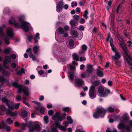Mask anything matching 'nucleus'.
Instances as JSON below:
<instances>
[{
  "label": "nucleus",
  "mask_w": 132,
  "mask_h": 132,
  "mask_svg": "<svg viewBox=\"0 0 132 132\" xmlns=\"http://www.w3.org/2000/svg\"><path fill=\"white\" fill-rule=\"evenodd\" d=\"M72 35L73 36L75 37H78V32L77 31L75 30L71 32Z\"/></svg>",
  "instance_id": "nucleus-42"
},
{
  "label": "nucleus",
  "mask_w": 132,
  "mask_h": 132,
  "mask_svg": "<svg viewBox=\"0 0 132 132\" xmlns=\"http://www.w3.org/2000/svg\"><path fill=\"white\" fill-rule=\"evenodd\" d=\"M121 6V7H122L121 4H119L118 5V6L117 7L116 11H117V13H119V9H120V7Z\"/></svg>",
  "instance_id": "nucleus-58"
},
{
  "label": "nucleus",
  "mask_w": 132,
  "mask_h": 132,
  "mask_svg": "<svg viewBox=\"0 0 132 132\" xmlns=\"http://www.w3.org/2000/svg\"><path fill=\"white\" fill-rule=\"evenodd\" d=\"M88 11L87 10H86L84 12V14H83V16L86 18H87L88 17V16H87V15L88 14Z\"/></svg>",
  "instance_id": "nucleus-49"
},
{
  "label": "nucleus",
  "mask_w": 132,
  "mask_h": 132,
  "mask_svg": "<svg viewBox=\"0 0 132 132\" xmlns=\"http://www.w3.org/2000/svg\"><path fill=\"white\" fill-rule=\"evenodd\" d=\"M121 47L122 48V50L124 52L128 51L127 47L126 45L124 42L120 43Z\"/></svg>",
  "instance_id": "nucleus-10"
},
{
  "label": "nucleus",
  "mask_w": 132,
  "mask_h": 132,
  "mask_svg": "<svg viewBox=\"0 0 132 132\" xmlns=\"http://www.w3.org/2000/svg\"><path fill=\"white\" fill-rule=\"evenodd\" d=\"M59 32L61 34H63L64 32V30L63 28L60 27L58 29Z\"/></svg>",
  "instance_id": "nucleus-38"
},
{
  "label": "nucleus",
  "mask_w": 132,
  "mask_h": 132,
  "mask_svg": "<svg viewBox=\"0 0 132 132\" xmlns=\"http://www.w3.org/2000/svg\"><path fill=\"white\" fill-rule=\"evenodd\" d=\"M62 110L63 111L68 113L70 112L71 109L69 107H67L65 108H63Z\"/></svg>",
  "instance_id": "nucleus-32"
},
{
  "label": "nucleus",
  "mask_w": 132,
  "mask_h": 132,
  "mask_svg": "<svg viewBox=\"0 0 132 132\" xmlns=\"http://www.w3.org/2000/svg\"><path fill=\"white\" fill-rule=\"evenodd\" d=\"M59 121L57 119H55V120L54 123L56 128H59L60 126H61L60 125V123L58 122Z\"/></svg>",
  "instance_id": "nucleus-30"
},
{
  "label": "nucleus",
  "mask_w": 132,
  "mask_h": 132,
  "mask_svg": "<svg viewBox=\"0 0 132 132\" xmlns=\"http://www.w3.org/2000/svg\"><path fill=\"white\" fill-rule=\"evenodd\" d=\"M5 26V25H4L3 26L0 27V35L1 37L3 36L4 35L3 30Z\"/></svg>",
  "instance_id": "nucleus-21"
},
{
  "label": "nucleus",
  "mask_w": 132,
  "mask_h": 132,
  "mask_svg": "<svg viewBox=\"0 0 132 132\" xmlns=\"http://www.w3.org/2000/svg\"><path fill=\"white\" fill-rule=\"evenodd\" d=\"M122 122L123 123H126L129 120V117L128 114H125L122 116Z\"/></svg>",
  "instance_id": "nucleus-11"
},
{
  "label": "nucleus",
  "mask_w": 132,
  "mask_h": 132,
  "mask_svg": "<svg viewBox=\"0 0 132 132\" xmlns=\"http://www.w3.org/2000/svg\"><path fill=\"white\" fill-rule=\"evenodd\" d=\"M100 82L98 81H95L92 82V85L89 90V95L90 97L93 99L96 97V94H95V88L99 85Z\"/></svg>",
  "instance_id": "nucleus-3"
},
{
  "label": "nucleus",
  "mask_w": 132,
  "mask_h": 132,
  "mask_svg": "<svg viewBox=\"0 0 132 132\" xmlns=\"http://www.w3.org/2000/svg\"><path fill=\"white\" fill-rule=\"evenodd\" d=\"M8 109H7L5 111L6 112V114L7 115H10L11 113V111H13L14 109V104H12L10 105Z\"/></svg>",
  "instance_id": "nucleus-9"
},
{
  "label": "nucleus",
  "mask_w": 132,
  "mask_h": 132,
  "mask_svg": "<svg viewBox=\"0 0 132 132\" xmlns=\"http://www.w3.org/2000/svg\"><path fill=\"white\" fill-rule=\"evenodd\" d=\"M7 38L6 37H5L4 38V42L6 45H9L10 44V42L7 39Z\"/></svg>",
  "instance_id": "nucleus-53"
},
{
  "label": "nucleus",
  "mask_w": 132,
  "mask_h": 132,
  "mask_svg": "<svg viewBox=\"0 0 132 132\" xmlns=\"http://www.w3.org/2000/svg\"><path fill=\"white\" fill-rule=\"evenodd\" d=\"M54 113V111L53 110H51L48 111V114L50 116L52 115Z\"/></svg>",
  "instance_id": "nucleus-62"
},
{
  "label": "nucleus",
  "mask_w": 132,
  "mask_h": 132,
  "mask_svg": "<svg viewBox=\"0 0 132 132\" xmlns=\"http://www.w3.org/2000/svg\"><path fill=\"white\" fill-rule=\"evenodd\" d=\"M66 116V114L65 113H61L56 112L52 117V119L55 120V119L57 118L58 121H62L65 119Z\"/></svg>",
  "instance_id": "nucleus-5"
},
{
  "label": "nucleus",
  "mask_w": 132,
  "mask_h": 132,
  "mask_svg": "<svg viewBox=\"0 0 132 132\" xmlns=\"http://www.w3.org/2000/svg\"><path fill=\"white\" fill-rule=\"evenodd\" d=\"M98 95L101 97L107 96L110 92V90L107 89H105V90L104 88L102 86L98 87Z\"/></svg>",
  "instance_id": "nucleus-4"
},
{
  "label": "nucleus",
  "mask_w": 132,
  "mask_h": 132,
  "mask_svg": "<svg viewBox=\"0 0 132 132\" xmlns=\"http://www.w3.org/2000/svg\"><path fill=\"white\" fill-rule=\"evenodd\" d=\"M41 128L40 126L37 124H36L34 126H32L31 128L29 129V131L30 132H34V130H35L39 131L41 130Z\"/></svg>",
  "instance_id": "nucleus-6"
},
{
  "label": "nucleus",
  "mask_w": 132,
  "mask_h": 132,
  "mask_svg": "<svg viewBox=\"0 0 132 132\" xmlns=\"http://www.w3.org/2000/svg\"><path fill=\"white\" fill-rule=\"evenodd\" d=\"M22 102L24 104L26 105L28 107H30V105L29 104L28 102L27 101H23Z\"/></svg>",
  "instance_id": "nucleus-59"
},
{
  "label": "nucleus",
  "mask_w": 132,
  "mask_h": 132,
  "mask_svg": "<svg viewBox=\"0 0 132 132\" xmlns=\"http://www.w3.org/2000/svg\"><path fill=\"white\" fill-rule=\"evenodd\" d=\"M125 54V59L126 60L127 63H128V61H129L128 59L131 61H132V59L129 55L128 54L127 51L126 52H124Z\"/></svg>",
  "instance_id": "nucleus-15"
},
{
  "label": "nucleus",
  "mask_w": 132,
  "mask_h": 132,
  "mask_svg": "<svg viewBox=\"0 0 132 132\" xmlns=\"http://www.w3.org/2000/svg\"><path fill=\"white\" fill-rule=\"evenodd\" d=\"M18 88V91L19 93L20 94L22 92H23V86L21 85H20L19 87Z\"/></svg>",
  "instance_id": "nucleus-28"
},
{
  "label": "nucleus",
  "mask_w": 132,
  "mask_h": 132,
  "mask_svg": "<svg viewBox=\"0 0 132 132\" xmlns=\"http://www.w3.org/2000/svg\"><path fill=\"white\" fill-rule=\"evenodd\" d=\"M69 44L71 47H73L74 46L75 43L74 40L72 39H70L69 41Z\"/></svg>",
  "instance_id": "nucleus-34"
},
{
  "label": "nucleus",
  "mask_w": 132,
  "mask_h": 132,
  "mask_svg": "<svg viewBox=\"0 0 132 132\" xmlns=\"http://www.w3.org/2000/svg\"><path fill=\"white\" fill-rule=\"evenodd\" d=\"M73 18L75 20H78L80 18V17H79V16L78 15H74L73 16Z\"/></svg>",
  "instance_id": "nucleus-57"
},
{
  "label": "nucleus",
  "mask_w": 132,
  "mask_h": 132,
  "mask_svg": "<svg viewBox=\"0 0 132 132\" xmlns=\"http://www.w3.org/2000/svg\"><path fill=\"white\" fill-rule=\"evenodd\" d=\"M6 126V125L3 121L0 123V129H4Z\"/></svg>",
  "instance_id": "nucleus-35"
},
{
  "label": "nucleus",
  "mask_w": 132,
  "mask_h": 132,
  "mask_svg": "<svg viewBox=\"0 0 132 132\" xmlns=\"http://www.w3.org/2000/svg\"><path fill=\"white\" fill-rule=\"evenodd\" d=\"M87 70H89L90 72H92V65L88 64L87 65Z\"/></svg>",
  "instance_id": "nucleus-29"
},
{
  "label": "nucleus",
  "mask_w": 132,
  "mask_h": 132,
  "mask_svg": "<svg viewBox=\"0 0 132 132\" xmlns=\"http://www.w3.org/2000/svg\"><path fill=\"white\" fill-rule=\"evenodd\" d=\"M79 22L80 23L83 24L85 22V21L83 18H82L80 19Z\"/></svg>",
  "instance_id": "nucleus-55"
},
{
  "label": "nucleus",
  "mask_w": 132,
  "mask_h": 132,
  "mask_svg": "<svg viewBox=\"0 0 132 132\" xmlns=\"http://www.w3.org/2000/svg\"><path fill=\"white\" fill-rule=\"evenodd\" d=\"M21 114L23 118H26L28 116V112L25 110L22 111L21 112Z\"/></svg>",
  "instance_id": "nucleus-24"
},
{
  "label": "nucleus",
  "mask_w": 132,
  "mask_h": 132,
  "mask_svg": "<svg viewBox=\"0 0 132 132\" xmlns=\"http://www.w3.org/2000/svg\"><path fill=\"white\" fill-rule=\"evenodd\" d=\"M33 122L31 121H30L28 123H27V127H28L29 129H30L31 128L32 126V124Z\"/></svg>",
  "instance_id": "nucleus-44"
},
{
  "label": "nucleus",
  "mask_w": 132,
  "mask_h": 132,
  "mask_svg": "<svg viewBox=\"0 0 132 132\" xmlns=\"http://www.w3.org/2000/svg\"><path fill=\"white\" fill-rule=\"evenodd\" d=\"M20 105V103H17L15 105L14 108H14L15 109H18Z\"/></svg>",
  "instance_id": "nucleus-64"
},
{
  "label": "nucleus",
  "mask_w": 132,
  "mask_h": 132,
  "mask_svg": "<svg viewBox=\"0 0 132 132\" xmlns=\"http://www.w3.org/2000/svg\"><path fill=\"white\" fill-rule=\"evenodd\" d=\"M75 21L74 20H72L70 22V24L72 27H74L75 26Z\"/></svg>",
  "instance_id": "nucleus-54"
},
{
  "label": "nucleus",
  "mask_w": 132,
  "mask_h": 132,
  "mask_svg": "<svg viewBox=\"0 0 132 132\" xmlns=\"http://www.w3.org/2000/svg\"><path fill=\"white\" fill-rule=\"evenodd\" d=\"M69 77L70 80H72L74 79V73L73 72H68Z\"/></svg>",
  "instance_id": "nucleus-16"
},
{
  "label": "nucleus",
  "mask_w": 132,
  "mask_h": 132,
  "mask_svg": "<svg viewBox=\"0 0 132 132\" xmlns=\"http://www.w3.org/2000/svg\"><path fill=\"white\" fill-rule=\"evenodd\" d=\"M4 13H7L9 15L11 12V11L9 8H5L4 10Z\"/></svg>",
  "instance_id": "nucleus-36"
},
{
  "label": "nucleus",
  "mask_w": 132,
  "mask_h": 132,
  "mask_svg": "<svg viewBox=\"0 0 132 132\" xmlns=\"http://www.w3.org/2000/svg\"><path fill=\"white\" fill-rule=\"evenodd\" d=\"M63 1L62 0L59 2L56 5V11L58 12H60L62 9V6L63 5Z\"/></svg>",
  "instance_id": "nucleus-7"
},
{
  "label": "nucleus",
  "mask_w": 132,
  "mask_h": 132,
  "mask_svg": "<svg viewBox=\"0 0 132 132\" xmlns=\"http://www.w3.org/2000/svg\"><path fill=\"white\" fill-rule=\"evenodd\" d=\"M39 46L35 45L33 47V50L34 51V54H36L38 52Z\"/></svg>",
  "instance_id": "nucleus-20"
},
{
  "label": "nucleus",
  "mask_w": 132,
  "mask_h": 132,
  "mask_svg": "<svg viewBox=\"0 0 132 132\" xmlns=\"http://www.w3.org/2000/svg\"><path fill=\"white\" fill-rule=\"evenodd\" d=\"M87 47L85 44H84L82 46V52L81 53L83 54L85 53V51L87 50Z\"/></svg>",
  "instance_id": "nucleus-25"
},
{
  "label": "nucleus",
  "mask_w": 132,
  "mask_h": 132,
  "mask_svg": "<svg viewBox=\"0 0 132 132\" xmlns=\"http://www.w3.org/2000/svg\"><path fill=\"white\" fill-rule=\"evenodd\" d=\"M3 63L4 68H8V66L6 65L7 63H8L7 61L5 60H4L3 61Z\"/></svg>",
  "instance_id": "nucleus-50"
},
{
  "label": "nucleus",
  "mask_w": 132,
  "mask_h": 132,
  "mask_svg": "<svg viewBox=\"0 0 132 132\" xmlns=\"http://www.w3.org/2000/svg\"><path fill=\"white\" fill-rule=\"evenodd\" d=\"M3 74L4 76L9 77L10 73L8 71L3 69Z\"/></svg>",
  "instance_id": "nucleus-26"
},
{
  "label": "nucleus",
  "mask_w": 132,
  "mask_h": 132,
  "mask_svg": "<svg viewBox=\"0 0 132 132\" xmlns=\"http://www.w3.org/2000/svg\"><path fill=\"white\" fill-rule=\"evenodd\" d=\"M5 60L7 61L8 63H10L11 62V60L9 56H5Z\"/></svg>",
  "instance_id": "nucleus-43"
},
{
  "label": "nucleus",
  "mask_w": 132,
  "mask_h": 132,
  "mask_svg": "<svg viewBox=\"0 0 132 132\" xmlns=\"http://www.w3.org/2000/svg\"><path fill=\"white\" fill-rule=\"evenodd\" d=\"M11 51L10 48H5L4 50V53L6 54H9Z\"/></svg>",
  "instance_id": "nucleus-31"
},
{
  "label": "nucleus",
  "mask_w": 132,
  "mask_h": 132,
  "mask_svg": "<svg viewBox=\"0 0 132 132\" xmlns=\"http://www.w3.org/2000/svg\"><path fill=\"white\" fill-rule=\"evenodd\" d=\"M40 112L41 113L43 114L45 112L44 108L43 107L41 108L40 109Z\"/></svg>",
  "instance_id": "nucleus-63"
},
{
  "label": "nucleus",
  "mask_w": 132,
  "mask_h": 132,
  "mask_svg": "<svg viewBox=\"0 0 132 132\" xmlns=\"http://www.w3.org/2000/svg\"><path fill=\"white\" fill-rule=\"evenodd\" d=\"M114 60H115V64L118 66L120 67L121 65L120 61L119 60V59H117L115 57H114Z\"/></svg>",
  "instance_id": "nucleus-18"
},
{
  "label": "nucleus",
  "mask_w": 132,
  "mask_h": 132,
  "mask_svg": "<svg viewBox=\"0 0 132 132\" xmlns=\"http://www.w3.org/2000/svg\"><path fill=\"white\" fill-rule=\"evenodd\" d=\"M29 57L32 58L33 60H35L37 58L38 56H34L32 53L30 52L29 54Z\"/></svg>",
  "instance_id": "nucleus-23"
},
{
  "label": "nucleus",
  "mask_w": 132,
  "mask_h": 132,
  "mask_svg": "<svg viewBox=\"0 0 132 132\" xmlns=\"http://www.w3.org/2000/svg\"><path fill=\"white\" fill-rule=\"evenodd\" d=\"M15 19L14 18L11 17L9 20V24L10 25H12L13 24L16 28H19L22 29L23 30L26 32H28L30 30V24L28 22L24 21L22 18H20L19 19V21L21 23V24H19L18 23L14 21Z\"/></svg>",
  "instance_id": "nucleus-1"
},
{
  "label": "nucleus",
  "mask_w": 132,
  "mask_h": 132,
  "mask_svg": "<svg viewBox=\"0 0 132 132\" xmlns=\"http://www.w3.org/2000/svg\"><path fill=\"white\" fill-rule=\"evenodd\" d=\"M6 123L9 125H11L13 123V121L11 119V118H7L6 120Z\"/></svg>",
  "instance_id": "nucleus-37"
},
{
  "label": "nucleus",
  "mask_w": 132,
  "mask_h": 132,
  "mask_svg": "<svg viewBox=\"0 0 132 132\" xmlns=\"http://www.w3.org/2000/svg\"><path fill=\"white\" fill-rule=\"evenodd\" d=\"M44 119L45 123L47 124L48 123V117L47 116H45L44 117Z\"/></svg>",
  "instance_id": "nucleus-39"
},
{
  "label": "nucleus",
  "mask_w": 132,
  "mask_h": 132,
  "mask_svg": "<svg viewBox=\"0 0 132 132\" xmlns=\"http://www.w3.org/2000/svg\"><path fill=\"white\" fill-rule=\"evenodd\" d=\"M20 85L17 82H14L12 84V86L16 88H18L19 87Z\"/></svg>",
  "instance_id": "nucleus-41"
},
{
  "label": "nucleus",
  "mask_w": 132,
  "mask_h": 132,
  "mask_svg": "<svg viewBox=\"0 0 132 132\" xmlns=\"http://www.w3.org/2000/svg\"><path fill=\"white\" fill-rule=\"evenodd\" d=\"M118 128L121 129H123L125 128V126L123 124H119L118 126Z\"/></svg>",
  "instance_id": "nucleus-47"
},
{
  "label": "nucleus",
  "mask_w": 132,
  "mask_h": 132,
  "mask_svg": "<svg viewBox=\"0 0 132 132\" xmlns=\"http://www.w3.org/2000/svg\"><path fill=\"white\" fill-rule=\"evenodd\" d=\"M25 70L23 68H21L20 69V71H17L16 74L17 75H21L22 73L25 74Z\"/></svg>",
  "instance_id": "nucleus-22"
},
{
  "label": "nucleus",
  "mask_w": 132,
  "mask_h": 132,
  "mask_svg": "<svg viewBox=\"0 0 132 132\" xmlns=\"http://www.w3.org/2000/svg\"><path fill=\"white\" fill-rule=\"evenodd\" d=\"M75 82L76 85L79 87L82 86L84 84V81L81 79L79 78L76 79Z\"/></svg>",
  "instance_id": "nucleus-8"
},
{
  "label": "nucleus",
  "mask_w": 132,
  "mask_h": 132,
  "mask_svg": "<svg viewBox=\"0 0 132 132\" xmlns=\"http://www.w3.org/2000/svg\"><path fill=\"white\" fill-rule=\"evenodd\" d=\"M72 56L73 57V59L77 61H78L79 60V57L76 53H74L72 55Z\"/></svg>",
  "instance_id": "nucleus-27"
},
{
  "label": "nucleus",
  "mask_w": 132,
  "mask_h": 132,
  "mask_svg": "<svg viewBox=\"0 0 132 132\" xmlns=\"http://www.w3.org/2000/svg\"><path fill=\"white\" fill-rule=\"evenodd\" d=\"M115 55L113 56L112 58L113 59H114V57H115L117 59H120L121 55L117 51H115Z\"/></svg>",
  "instance_id": "nucleus-17"
},
{
  "label": "nucleus",
  "mask_w": 132,
  "mask_h": 132,
  "mask_svg": "<svg viewBox=\"0 0 132 132\" xmlns=\"http://www.w3.org/2000/svg\"><path fill=\"white\" fill-rule=\"evenodd\" d=\"M2 102L5 103L6 105L8 106V108H9V106L11 105L10 104V101L4 97H3L2 98Z\"/></svg>",
  "instance_id": "nucleus-14"
},
{
  "label": "nucleus",
  "mask_w": 132,
  "mask_h": 132,
  "mask_svg": "<svg viewBox=\"0 0 132 132\" xmlns=\"http://www.w3.org/2000/svg\"><path fill=\"white\" fill-rule=\"evenodd\" d=\"M18 114L17 112H11L10 116H17Z\"/></svg>",
  "instance_id": "nucleus-48"
},
{
  "label": "nucleus",
  "mask_w": 132,
  "mask_h": 132,
  "mask_svg": "<svg viewBox=\"0 0 132 132\" xmlns=\"http://www.w3.org/2000/svg\"><path fill=\"white\" fill-rule=\"evenodd\" d=\"M6 130L7 132H10L11 130L10 127L9 126H7L6 127Z\"/></svg>",
  "instance_id": "nucleus-61"
},
{
  "label": "nucleus",
  "mask_w": 132,
  "mask_h": 132,
  "mask_svg": "<svg viewBox=\"0 0 132 132\" xmlns=\"http://www.w3.org/2000/svg\"><path fill=\"white\" fill-rule=\"evenodd\" d=\"M29 88L28 87H25L23 88V93L25 96H28L29 95Z\"/></svg>",
  "instance_id": "nucleus-13"
},
{
  "label": "nucleus",
  "mask_w": 132,
  "mask_h": 132,
  "mask_svg": "<svg viewBox=\"0 0 132 132\" xmlns=\"http://www.w3.org/2000/svg\"><path fill=\"white\" fill-rule=\"evenodd\" d=\"M60 130H63L64 131H65L66 130V128L62 125L60 126V127L59 128Z\"/></svg>",
  "instance_id": "nucleus-51"
},
{
  "label": "nucleus",
  "mask_w": 132,
  "mask_h": 132,
  "mask_svg": "<svg viewBox=\"0 0 132 132\" xmlns=\"http://www.w3.org/2000/svg\"><path fill=\"white\" fill-rule=\"evenodd\" d=\"M114 110L115 109L112 108L111 106L109 107L107 110L103 108H98L97 110L94 113L93 117L96 119L100 117L103 118L104 117L105 113L107 110L109 112H114Z\"/></svg>",
  "instance_id": "nucleus-2"
},
{
  "label": "nucleus",
  "mask_w": 132,
  "mask_h": 132,
  "mask_svg": "<svg viewBox=\"0 0 132 132\" xmlns=\"http://www.w3.org/2000/svg\"><path fill=\"white\" fill-rule=\"evenodd\" d=\"M96 73L97 75L99 77H102L103 75V73L99 69H97L96 70Z\"/></svg>",
  "instance_id": "nucleus-19"
},
{
  "label": "nucleus",
  "mask_w": 132,
  "mask_h": 132,
  "mask_svg": "<svg viewBox=\"0 0 132 132\" xmlns=\"http://www.w3.org/2000/svg\"><path fill=\"white\" fill-rule=\"evenodd\" d=\"M1 110L2 111H5L7 109L5 106L2 105L0 107Z\"/></svg>",
  "instance_id": "nucleus-56"
},
{
  "label": "nucleus",
  "mask_w": 132,
  "mask_h": 132,
  "mask_svg": "<svg viewBox=\"0 0 132 132\" xmlns=\"http://www.w3.org/2000/svg\"><path fill=\"white\" fill-rule=\"evenodd\" d=\"M67 120L69 121V123L71 124L73 122V120L71 118V117L70 116H68L67 118Z\"/></svg>",
  "instance_id": "nucleus-33"
},
{
  "label": "nucleus",
  "mask_w": 132,
  "mask_h": 132,
  "mask_svg": "<svg viewBox=\"0 0 132 132\" xmlns=\"http://www.w3.org/2000/svg\"><path fill=\"white\" fill-rule=\"evenodd\" d=\"M27 127L26 123H23L21 125V128L22 130H24L25 129V127Z\"/></svg>",
  "instance_id": "nucleus-45"
},
{
  "label": "nucleus",
  "mask_w": 132,
  "mask_h": 132,
  "mask_svg": "<svg viewBox=\"0 0 132 132\" xmlns=\"http://www.w3.org/2000/svg\"><path fill=\"white\" fill-rule=\"evenodd\" d=\"M51 131L52 132H58V130L56 129V128L54 126L51 128Z\"/></svg>",
  "instance_id": "nucleus-46"
},
{
  "label": "nucleus",
  "mask_w": 132,
  "mask_h": 132,
  "mask_svg": "<svg viewBox=\"0 0 132 132\" xmlns=\"http://www.w3.org/2000/svg\"><path fill=\"white\" fill-rule=\"evenodd\" d=\"M5 81V79L4 77L3 76H0V81L1 82L2 84Z\"/></svg>",
  "instance_id": "nucleus-52"
},
{
  "label": "nucleus",
  "mask_w": 132,
  "mask_h": 132,
  "mask_svg": "<svg viewBox=\"0 0 132 132\" xmlns=\"http://www.w3.org/2000/svg\"><path fill=\"white\" fill-rule=\"evenodd\" d=\"M69 68L72 71H73L75 69L76 67H75L73 66L72 65H70L69 66Z\"/></svg>",
  "instance_id": "nucleus-60"
},
{
  "label": "nucleus",
  "mask_w": 132,
  "mask_h": 132,
  "mask_svg": "<svg viewBox=\"0 0 132 132\" xmlns=\"http://www.w3.org/2000/svg\"><path fill=\"white\" fill-rule=\"evenodd\" d=\"M91 72H89V71L87 70L84 72V73L85 74V76L87 77V78H88L89 76L90 75Z\"/></svg>",
  "instance_id": "nucleus-40"
},
{
  "label": "nucleus",
  "mask_w": 132,
  "mask_h": 132,
  "mask_svg": "<svg viewBox=\"0 0 132 132\" xmlns=\"http://www.w3.org/2000/svg\"><path fill=\"white\" fill-rule=\"evenodd\" d=\"M7 34L8 36L12 38L14 37L13 33V30L11 29H9L7 30Z\"/></svg>",
  "instance_id": "nucleus-12"
}]
</instances>
